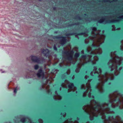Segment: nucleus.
Returning <instances> with one entry per match:
<instances>
[{
    "label": "nucleus",
    "instance_id": "obj_1",
    "mask_svg": "<svg viewBox=\"0 0 123 123\" xmlns=\"http://www.w3.org/2000/svg\"><path fill=\"white\" fill-rule=\"evenodd\" d=\"M83 109L89 114L91 120H93L94 117H97L98 115H100L105 121L104 123H123L118 116L114 118L113 116H109L108 119L106 118V114L114 113L113 111L110 110L108 103H104L100 104L92 100L89 104L83 106Z\"/></svg>",
    "mask_w": 123,
    "mask_h": 123
},
{
    "label": "nucleus",
    "instance_id": "obj_2",
    "mask_svg": "<svg viewBox=\"0 0 123 123\" xmlns=\"http://www.w3.org/2000/svg\"><path fill=\"white\" fill-rule=\"evenodd\" d=\"M121 44L120 46V49L123 50V40L121 41ZM116 51H115L114 52H111V59H110L108 63V68L110 69L111 71H112L114 70V73L116 76H117L120 73L119 71L121 70L122 68V67H120L119 70L117 69V65H120L121 63V61L123 60V57H119L117 55L116 53Z\"/></svg>",
    "mask_w": 123,
    "mask_h": 123
},
{
    "label": "nucleus",
    "instance_id": "obj_3",
    "mask_svg": "<svg viewBox=\"0 0 123 123\" xmlns=\"http://www.w3.org/2000/svg\"><path fill=\"white\" fill-rule=\"evenodd\" d=\"M97 67H94L93 71L91 72L90 75L92 76H93V73H94V74H97L99 75L98 77L99 82L95 86V88L97 89L99 92L102 93L104 92L103 87V84L105 82L107 81L109 78L111 80H113L114 79V75L112 74L106 72L104 74L100 75L102 73L101 69L100 68H99L98 70L99 71V72H98L97 71Z\"/></svg>",
    "mask_w": 123,
    "mask_h": 123
},
{
    "label": "nucleus",
    "instance_id": "obj_4",
    "mask_svg": "<svg viewBox=\"0 0 123 123\" xmlns=\"http://www.w3.org/2000/svg\"><path fill=\"white\" fill-rule=\"evenodd\" d=\"M108 101L111 103L112 108L118 107L120 109H123V95L120 93H112L108 96Z\"/></svg>",
    "mask_w": 123,
    "mask_h": 123
},
{
    "label": "nucleus",
    "instance_id": "obj_5",
    "mask_svg": "<svg viewBox=\"0 0 123 123\" xmlns=\"http://www.w3.org/2000/svg\"><path fill=\"white\" fill-rule=\"evenodd\" d=\"M92 56L93 55H82L80 58V62L78 64L75 72L76 73H79L81 66L85 63L91 62L92 64H95L98 60V58L96 56H93L92 57Z\"/></svg>",
    "mask_w": 123,
    "mask_h": 123
},
{
    "label": "nucleus",
    "instance_id": "obj_6",
    "mask_svg": "<svg viewBox=\"0 0 123 123\" xmlns=\"http://www.w3.org/2000/svg\"><path fill=\"white\" fill-rule=\"evenodd\" d=\"M99 38H97L96 40H93V42L92 44V47L93 49L92 51L91 47L88 46L87 47L86 50L87 52H90L92 54H101L102 52L101 49L99 47L100 45L103 43V41L102 42L98 41L99 39Z\"/></svg>",
    "mask_w": 123,
    "mask_h": 123
},
{
    "label": "nucleus",
    "instance_id": "obj_7",
    "mask_svg": "<svg viewBox=\"0 0 123 123\" xmlns=\"http://www.w3.org/2000/svg\"><path fill=\"white\" fill-rule=\"evenodd\" d=\"M92 34H94L93 36L94 38H92V40H96L97 38H99V39L98 41L102 42V41H103L104 42V40L105 38V36L103 35H100L98 34V31L97 30V29L95 27H93L92 28Z\"/></svg>",
    "mask_w": 123,
    "mask_h": 123
},
{
    "label": "nucleus",
    "instance_id": "obj_8",
    "mask_svg": "<svg viewBox=\"0 0 123 123\" xmlns=\"http://www.w3.org/2000/svg\"><path fill=\"white\" fill-rule=\"evenodd\" d=\"M65 84L62 85V86L66 88H68V92L71 91L74 92L77 89L74 86L73 83H70L67 80H65Z\"/></svg>",
    "mask_w": 123,
    "mask_h": 123
},
{
    "label": "nucleus",
    "instance_id": "obj_9",
    "mask_svg": "<svg viewBox=\"0 0 123 123\" xmlns=\"http://www.w3.org/2000/svg\"><path fill=\"white\" fill-rule=\"evenodd\" d=\"M92 79H91L88 80V83L86 84V85H82L81 86V88L82 89H86V88L87 89V90H88V91H89L90 92H89L88 96L89 98L92 97L93 98H94V97L93 96H92V97L91 96V92L92 91V90L91 89V87L89 84V83L92 80Z\"/></svg>",
    "mask_w": 123,
    "mask_h": 123
},
{
    "label": "nucleus",
    "instance_id": "obj_10",
    "mask_svg": "<svg viewBox=\"0 0 123 123\" xmlns=\"http://www.w3.org/2000/svg\"><path fill=\"white\" fill-rule=\"evenodd\" d=\"M74 52L73 51H68V52H63L62 53L65 54L68 56V59L69 60H72Z\"/></svg>",
    "mask_w": 123,
    "mask_h": 123
},
{
    "label": "nucleus",
    "instance_id": "obj_11",
    "mask_svg": "<svg viewBox=\"0 0 123 123\" xmlns=\"http://www.w3.org/2000/svg\"><path fill=\"white\" fill-rule=\"evenodd\" d=\"M118 21V20H111L110 21H105V19L104 18H103L101 19L98 21V22L99 23H103V22H105L104 23V24H105L106 23H113V22H115V21Z\"/></svg>",
    "mask_w": 123,
    "mask_h": 123
},
{
    "label": "nucleus",
    "instance_id": "obj_12",
    "mask_svg": "<svg viewBox=\"0 0 123 123\" xmlns=\"http://www.w3.org/2000/svg\"><path fill=\"white\" fill-rule=\"evenodd\" d=\"M49 86L45 84L43 85L40 87V89L42 90L43 88H44L47 90V93L49 94H51L52 93L50 91V90L49 89Z\"/></svg>",
    "mask_w": 123,
    "mask_h": 123
},
{
    "label": "nucleus",
    "instance_id": "obj_13",
    "mask_svg": "<svg viewBox=\"0 0 123 123\" xmlns=\"http://www.w3.org/2000/svg\"><path fill=\"white\" fill-rule=\"evenodd\" d=\"M37 76L38 78L42 79L43 78L44 76V72L41 68L39 70L37 74Z\"/></svg>",
    "mask_w": 123,
    "mask_h": 123
},
{
    "label": "nucleus",
    "instance_id": "obj_14",
    "mask_svg": "<svg viewBox=\"0 0 123 123\" xmlns=\"http://www.w3.org/2000/svg\"><path fill=\"white\" fill-rule=\"evenodd\" d=\"M55 95L53 96V98L55 100H60L62 99V97L58 94L56 91L55 92Z\"/></svg>",
    "mask_w": 123,
    "mask_h": 123
},
{
    "label": "nucleus",
    "instance_id": "obj_15",
    "mask_svg": "<svg viewBox=\"0 0 123 123\" xmlns=\"http://www.w3.org/2000/svg\"><path fill=\"white\" fill-rule=\"evenodd\" d=\"M31 60L33 62L39 63L40 62V60L37 57L35 56H31Z\"/></svg>",
    "mask_w": 123,
    "mask_h": 123
},
{
    "label": "nucleus",
    "instance_id": "obj_16",
    "mask_svg": "<svg viewBox=\"0 0 123 123\" xmlns=\"http://www.w3.org/2000/svg\"><path fill=\"white\" fill-rule=\"evenodd\" d=\"M66 42V40L65 37H62L61 38L60 43L62 46H63Z\"/></svg>",
    "mask_w": 123,
    "mask_h": 123
},
{
    "label": "nucleus",
    "instance_id": "obj_17",
    "mask_svg": "<svg viewBox=\"0 0 123 123\" xmlns=\"http://www.w3.org/2000/svg\"><path fill=\"white\" fill-rule=\"evenodd\" d=\"M42 52L44 55L47 56L49 54V51L48 49H43L42 51Z\"/></svg>",
    "mask_w": 123,
    "mask_h": 123
},
{
    "label": "nucleus",
    "instance_id": "obj_18",
    "mask_svg": "<svg viewBox=\"0 0 123 123\" xmlns=\"http://www.w3.org/2000/svg\"><path fill=\"white\" fill-rule=\"evenodd\" d=\"M27 118L30 121H31V119L30 118L27 117H24L21 118L20 120V121L21 122L23 123L25 122L26 121V119H27ZM29 123H31V121H30Z\"/></svg>",
    "mask_w": 123,
    "mask_h": 123
},
{
    "label": "nucleus",
    "instance_id": "obj_19",
    "mask_svg": "<svg viewBox=\"0 0 123 123\" xmlns=\"http://www.w3.org/2000/svg\"><path fill=\"white\" fill-rule=\"evenodd\" d=\"M80 55V53L78 52L76 53L74 55V57L76 59Z\"/></svg>",
    "mask_w": 123,
    "mask_h": 123
},
{
    "label": "nucleus",
    "instance_id": "obj_20",
    "mask_svg": "<svg viewBox=\"0 0 123 123\" xmlns=\"http://www.w3.org/2000/svg\"><path fill=\"white\" fill-rule=\"evenodd\" d=\"M78 35H83L85 37H86L88 36V34L86 33H81L78 34Z\"/></svg>",
    "mask_w": 123,
    "mask_h": 123
},
{
    "label": "nucleus",
    "instance_id": "obj_21",
    "mask_svg": "<svg viewBox=\"0 0 123 123\" xmlns=\"http://www.w3.org/2000/svg\"><path fill=\"white\" fill-rule=\"evenodd\" d=\"M19 87H17L16 88L14 89L13 91V92L14 93H15L14 95H15V94L16 93L17 91L18 90H19Z\"/></svg>",
    "mask_w": 123,
    "mask_h": 123
},
{
    "label": "nucleus",
    "instance_id": "obj_22",
    "mask_svg": "<svg viewBox=\"0 0 123 123\" xmlns=\"http://www.w3.org/2000/svg\"><path fill=\"white\" fill-rule=\"evenodd\" d=\"M59 71L57 69H54L52 71V73L54 74H56L57 73V72Z\"/></svg>",
    "mask_w": 123,
    "mask_h": 123
},
{
    "label": "nucleus",
    "instance_id": "obj_23",
    "mask_svg": "<svg viewBox=\"0 0 123 123\" xmlns=\"http://www.w3.org/2000/svg\"><path fill=\"white\" fill-rule=\"evenodd\" d=\"M88 92V90H87L85 91L83 93V97H85L86 96V94Z\"/></svg>",
    "mask_w": 123,
    "mask_h": 123
},
{
    "label": "nucleus",
    "instance_id": "obj_24",
    "mask_svg": "<svg viewBox=\"0 0 123 123\" xmlns=\"http://www.w3.org/2000/svg\"><path fill=\"white\" fill-rule=\"evenodd\" d=\"M61 115H62L63 117H64L66 116V113L65 112H62L61 114Z\"/></svg>",
    "mask_w": 123,
    "mask_h": 123
},
{
    "label": "nucleus",
    "instance_id": "obj_25",
    "mask_svg": "<svg viewBox=\"0 0 123 123\" xmlns=\"http://www.w3.org/2000/svg\"><path fill=\"white\" fill-rule=\"evenodd\" d=\"M38 68V66L37 65H36L34 66V68L35 70H37Z\"/></svg>",
    "mask_w": 123,
    "mask_h": 123
},
{
    "label": "nucleus",
    "instance_id": "obj_26",
    "mask_svg": "<svg viewBox=\"0 0 123 123\" xmlns=\"http://www.w3.org/2000/svg\"><path fill=\"white\" fill-rule=\"evenodd\" d=\"M38 121L39 123H43V120L41 118L39 119L38 120Z\"/></svg>",
    "mask_w": 123,
    "mask_h": 123
},
{
    "label": "nucleus",
    "instance_id": "obj_27",
    "mask_svg": "<svg viewBox=\"0 0 123 123\" xmlns=\"http://www.w3.org/2000/svg\"><path fill=\"white\" fill-rule=\"evenodd\" d=\"M112 31H115L116 30V27L114 25H112Z\"/></svg>",
    "mask_w": 123,
    "mask_h": 123
},
{
    "label": "nucleus",
    "instance_id": "obj_28",
    "mask_svg": "<svg viewBox=\"0 0 123 123\" xmlns=\"http://www.w3.org/2000/svg\"><path fill=\"white\" fill-rule=\"evenodd\" d=\"M67 74L66 73H65L64 74H63L62 76V79L65 78Z\"/></svg>",
    "mask_w": 123,
    "mask_h": 123
},
{
    "label": "nucleus",
    "instance_id": "obj_29",
    "mask_svg": "<svg viewBox=\"0 0 123 123\" xmlns=\"http://www.w3.org/2000/svg\"><path fill=\"white\" fill-rule=\"evenodd\" d=\"M89 42V40L88 39H86L85 40V43L86 44H87Z\"/></svg>",
    "mask_w": 123,
    "mask_h": 123
},
{
    "label": "nucleus",
    "instance_id": "obj_30",
    "mask_svg": "<svg viewBox=\"0 0 123 123\" xmlns=\"http://www.w3.org/2000/svg\"><path fill=\"white\" fill-rule=\"evenodd\" d=\"M70 70L69 69H68L67 70L66 73L68 75L70 74Z\"/></svg>",
    "mask_w": 123,
    "mask_h": 123
},
{
    "label": "nucleus",
    "instance_id": "obj_31",
    "mask_svg": "<svg viewBox=\"0 0 123 123\" xmlns=\"http://www.w3.org/2000/svg\"><path fill=\"white\" fill-rule=\"evenodd\" d=\"M74 34V33H71L69 34H66V36H69L70 35H72Z\"/></svg>",
    "mask_w": 123,
    "mask_h": 123
},
{
    "label": "nucleus",
    "instance_id": "obj_32",
    "mask_svg": "<svg viewBox=\"0 0 123 123\" xmlns=\"http://www.w3.org/2000/svg\"><path fill=\"white\" fill-rule=\"evenodd\" d=\"M54 50H57V49L55 45H54Z\"/></svg>",
    "mask_w": 123,
    "mask_h": 123
},
{
    "label": "nucleus",
    "instance_id": "obj_33",
    "mask_svg": "<svg viewBox=\"0 0 123 123\" xmlns=\"http://www.w3.org/2000/svg\"><path fill=\"white\" fill-rule=\"evenodd\" d=\"M88 77H89V76H88L87 75H86L85 77V79H86Z\"/></svg>",
    "mask_w": 123,
    "mask_h": 123
},
{
    "label": "nucleus",
    "instance_id": "obj_34",
    "mask_svg": "<svg viewBox=\"0 0 123 123\" xmlns=\"http://www.w3.org/2000/svg\"><path fill=\"white\" fill-rule=\"evenodd\" d=\"M119 18L122 19L123 18V15L120 16L118 17Z\"/></svg>",
    "mask_w": 123,
    "mask_h": 123
},
{
    "label": "nucleus",
    "instance_id": "obj_35",
    "mask_svg": "<svg viewBox=\"0 0 123 123\" xmlns=\"http://www.w3.org/2000/svg\"><path fill=\"white\" fill-rule=\"evenodd\" d=\"M81 53L82 54H84V50H82L81 51Z\"/></svg>",
    "mask_w": 123,
    "mask_h": 123
},
{
    "label": "nucleus",
    "instance_id": "obj_36",
    "mask_svg": "<svg viewBox=\"0 0 123 123\" xmlns=\"http://www.w3.org/2000/svg\"><path fill=\"white\" fill-rule=\"evenodd\" d=\"M78 35H76L75 36V37H77L78 38V39H79V37H78Z\"/></svg>",
    "mask_w": 123,
    "mask_h": 123
},
{
    "label": "nucleus",
    "instance_id": "obj_37",
    "mask_svg": "<svg viewBox=\"0 0 123 123\" xmlns=\"http://www.w3.org/2000/svg\"><path fill=\"white\" fill-rule=\"evenodd\" d=\"M120 29V28H118L116 29L117 30H119Z\"/></svg>",
    "mask_w": 123,
    "mask_h": 123
},
{
    "label": "nucleus",
    "instance_id": "obj_38",
    "mask_svg": "<svg viewBox=\"0 0 123 123\" xmlns=\"http://www.w3.org/2000/svg\"><path fill=\"white\" fill-rule=\"evenodd\" d=\"M74 76H73L72 77V79H74Z\"/></svg>",
    "mask_w": 123,
    "mask_h": 123
},
{
    "label": "nucleus",
    "instance_id": "obj_39",
    "mask_svg": "<svg viewBox=\"0 0 123 123\" xmlns=\"http://www.w3.org/2000/svg\"><path fill=\"white\" fill-rule=\"evenodd\" d=\"M59 66H60V67H62V66L61 65V64H59Z\"/></svg>",
    "mask_w": 123,
    "mask_h": 123
},
{
    "label": "nucleus",
    "instance_id": "obj_40",
    "mask_svg": "<svg viewBox=\"0 0 123 123\" xmlns=\"http://www.w3.org/2000/svg\"><path fill=\"white\" fill-rule=\"evenodd\" d=\"M104 30H103L102 31V32L103 33H104Z\"/></svg>",
    "mask_w": 123,
    "mask_h": 123
},
{
    "label": "nucleus",
    "instance_id": "obj_41",
    "mask_svg": "<svg viewBox=\"0 0 123 123\" xmlns=\"http://www.w3.org/2000/svg\"><path fill=\"white\" fill-rule=\"evenodd\" d=\"M77 120H79V118H78V117H77Z\"/></svg>",
    "mask_w": 123,
    "mask_h": 123
},
{
    "label": "nucleus",
    "instance_id": "obj_42",
    "mask_svg": "<svg viewBox=\"0 0 123 123\" xmlns=\"http://www.w3.org/2000/svg\"><path fill=\"white\" fill-rule=\"evenodd\" d=\"M61 87H60V91H61Z\"/></svg>",
    "mask_w": 123,
    "mask_h": 123
},
{
    "label": "nucleus",
    "instance_id": "obj_43",
    "mask_svg": "<svg viewBox=\"0 0 123 123\" xmlns=\"http://www.w3.org/2000/svg\"><path fill=\"white\" fill-rule=\"evenodd\" d=\"M111 84V83L110 82V83H108V84H109V85H110Z\"/></svg>",
    "mask_w": 123,
    "mask_h": 123
},
{
    "label": "nucleus",
    "instance_id": "obj_44",
    "mask_svg": "<svg viewBox=\"0 0 123 123\" xmlns=\"http://www.w3.org/2000/svg\"><path fill=\"white\" fill-rule=\"evenodd\" d=\"M76 93H77V91H76Z\"/></svg>",
    "mask_w": 123,
    "mask_h": 123
},
{
    "label": "nucleus",
    "instance_id": "obj_45",
    "mask_svg": "<svg viewBox=\"0 0 123 123\" xmlns=\"http://www.w3.org/2000/svg\"><path fill=\"white\" fill-rule=\"evenodd\" d=\"M75 62H75L73 63L74 64L75 63Z\"/></svg>",
    "mask_w": 123,
    "mask_h": 123
},
{
    "label": "nucleus",
    "instance_id": "obj_46",
    "mask_svg": "<svg viewBox=\"0 0 123 123\" xmlns=\"http://www.w3.org/2000/svg\"><path fill=\"white\" fill-rule=\"evenodd\" d=\"M53 9H55V7Z\"/></svg>",
    "mask_w": 123,
    "mask_h": 123
},
{
    "label": "nucleus",
    "instance_id": "obj_47",
    "mask_svg": "<svg viewBox=\"0 0 123 123\" xmlns=\"http://www.w3.org/2000/svg\"><path fill=\"white\" fill-rule=\"evenodd\" d=\"M99 32H100L101 31L100 30H99Z\"/></svg>",
    "mask_w": 123,
    "mask_h": 123
},
{
    "label": "nucleus",
    "instance_id": "obj_48",
    "mask_svg": "<svg viewBox=\"0 0 123 123\" xmlns=\"http://www.w3.org/2000/svg\"><path fill=\"white\" fill-rule=\"evenodd\" d=\"M86 73H87V71H86Z\"/></svg>",
    "mask_w": 123,
    "mask_h": 123
},
{
    "label": "nucleus",
    "instance_id": "obj_49",
    "mask_svg": "<svg viewBox=\"0 0 123 123\" xmlns=\"http://www.w3.org/2000/svg\"><path fill=\"white\" fill-rule=\"evenodd\" d=\"M94 74V73H93V76L94 75L93 74Z\"/></svg>",
    "mask_w": 123,
    "mask_h": 123
},
{
    "label": "nucleus",
    "instance_id": "obj_50",
    "mask_svg": "<svg viewBox=\"0 0 123 123\" xmlns=\"http://www.w3.org/2000/svg\"><path fill=\"white\" fill-rule=\"evenodd\" d=\"M60 47V46H58V47Z\"/></svg>",
    "mask_w": 123,
    "mask_h": 123
},
{
    "label": "nucleus",
    "instance_id": "obj_51",
    "mask_svg": "<svg viewBox=\"0 0 123 123\" xmlns=\"http://www.w3.org/2000/svg\"><path fill=\"white\" fill-rule=\"evenodd\" d=\"M41 0H39V1H41Z\"/></svg>",
    "mask_w": 123,
    "mask_h": 123
}]
</instances>
